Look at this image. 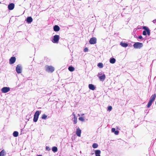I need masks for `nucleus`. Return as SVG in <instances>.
I'll return each mask as SVG.
<instances>
[{
    "mask_svg": "<svg viewBox=\"0 0 156 156\" xmlns=\"http://www.w3.org/2000/svg\"><path fill=\"white\" fill-rule=\"evenodd\" d=\"M79 120L82 122H83L84 120V118L82 117H79Z\"/></svg>",
    "mask_w": 156,
    "mask_h": 156,
    "instance_id": "nucleus-29",
    "label": "nucleus"
},
{
    "mask_svg": "<svg viewBox=\"0 0 156 156\" xmlns=\"http://www.w3.org/2000/svg\"><path fill=\"white\" fill-rule=\"evenodd\" d=\"M78 116H80V115H79V114H78Z\"/></svg>",
    "mask_w": 156,
    "mask_h": 156,
    "instance_id": "nucleus-42",
    "label": "nucleus"
},
{
    "mask_svg": "<svg viewBox=\"0 0 156 156\" xmlns=\"http://www.w3.org/2000/svg\"><path fill=\"white\" fill-rule=\"evenodd\" d=\"M53 30L54 31L57 32L60 30V27L58 26L55 25L53 27Z\"/></svg>",
    "mask_w": 156,
    "mask_h": 156,
    "instance_id": "nucleus-13",
    "label": "nucleus"
},
{
    "mask_svg": "<svg viewBox=\"0 0 156 156\" xmlns=\"http://www.w3.org/2000/svg\"><path fill=\"white\" fill-rule=\"evenodd\" d=\"M153 22L154 23H156V20L155 19L153 21Z\"/></svg>",
    "mask_w": 156,
    "mask_h": 156,
    "instance_id": "nucleus-37",
    "label": "nucleus"
},
{
    "mask_svg": "<svg viewBox=\"0 0 156 156\" xmlns=\"http://www.w3.org/2000/svg\"><path fill=\"white\" fill-rule=\"evenodd\" d=\"M22 67L20 64H19L17 65L16 68V72L20 74L22 73Z\"/></svg>",
    "mask_w": 156,
    "mask_h": 156,
    "instance_id": "nucleus-6",
    "label": "nucleus"
},
{
    "mask_svg": "<svg viewBox=\"0 0 156 156\" xmlns=\"http://www.w3.org/2000/svg\"><path fill=\"white\" fill-rule=\"evenodd\" d=\"M94 154V153H92V154H92V155H93V154Z\"/></svg>",
    "mask_w": 156,
    "mask_h": 156,
    "instance_id": "nucleus-41",
    "label": "nucleus"
},
{
    "mask_svg": "<svg viewBox=\"0 0 156 156\" xmlns=\"http://www.w3.org/2000/svg\"><path fill=\"white\" fill-rule=\"evenodd\" d=\"M115 59L114 58H111L110 59V62L112 64L114 63L115 62Z\"/></svg>",
    "mask_w": 156,
    "mask_h": 156,
    "instance_id": "nucleus-20",
    "label": "nucleus"
},
{
    "mask_svg": "<svg viewBox=\"0 0 156 156\" xmlns=\"http://www.w3.org/2000/svg\"><path fill=\"white\" fill-rule=\"evenodd\" d=\"M10 90V88L9 87H4L2 88L1 90L2 93H6L9 92Z\"/></svg>",
    "mask_w": 156,
    "mask_h": 156,
    "instance_id": "nucleus-8",
    "label": "nucleus"
},
{
    "mask_svg": "<svg viewBox=\"0 0 156 156\" xmlns=\"http://www.w3.org/2000/svg\"><path fill=\"white\" fill-rule=\"evenodd\" d=\"M112 132L114 133L115 131V128H112L111 130Z\"/></svg>",
    "mask_w": 156,
    "mask_h": 156,
    "instance_id": "nucleus-34",
    "label": "nucleus"
},
{
    "mask_svg": "<svg viewBox=\"0 0 156 156\" xmlns=\"http://www.w3.org/2000/svg\"><path fill=\"white\" fill-rule=\"evenodd\" d=\"M102 75V73L101 72L99 73H98V74L97 75L98 76H98H101Z\"/></svg>",
    "mask_w": 156,
    "mask_h": 156,
    "instance_id": "nucleus-36",
    "label": "nucleus"
},
{
    "mask_svg": "<svg viewBox=\"0 0 156 156\" xmlns=\"http://www.w3.org/2000/svg\"><path fill=\"white\" fill-rule=\"evenodd\" d=\"M46 149L48 151H49L51 150V149L48 147V146H46Z\"/></svg>",
    "mask_w": 156,
    "mask_h": 156,
    "instance_id": "nucleus-33",
    "label": "nucleus"
},
{
    "mask_svg": "<svg viewBox=\"0 0 156 156\" xmlns=\"http://www.w3.org/2000/svg\"><path fill=\"white\" fill-rule=\"evenodd\" d=\"M6 155V152L4 150H3L1 151V156H5Z\"/></svg>",
    "mask_w": 156,
    "mask_h": 156,
    "instance_id": "nucleus-19",
    "label": "nucleus"
},
{
    "mask_svg": "<svg viewBox=\"0 0 156 156\" xmlns=\"http://www.w3.org/2000/svg\"><path fill=\"white\" fill-rule=\"evenodd\" d=\"M37 156H42V155H37Z\"/></svg>",
    "mask_w": 156,
    "mask_h": 156,
    "instance_id": "nucleus-40",
    "label": "nucleus"
},
{
    "mask_svg": "<svg viewBox=\"0 0 156 156\" xmlns=\"http://www.w3.org/2000/svg\"><path fill=\"white\" fill-rule=\"evenodd\" d=\"M72 115L74 117H76V115L74 114V112H73V113Z\"/></svg>",
    "mask_w": 156,
    "mask_h": 156,
    "instance_id": "nucleus-38",
    "label": "nucleus"
},
{
    "mask_svg": "<svg viewBox=\"0 0 156 156\" xmlns=\"http://www.w3.org/2000/svg\"><path fill=\"white\" fill-rule=\"evenodd\" d=\"M16 58L15 57L12 56L11 57L9 60V63L10 64H13L16 61Z\"/></svg>",
    "mask_w": 156,
    "mask_h": 156,
    "instance_id": "nucleus-9",
    "label": "nucleus"
},
{
    "mask_svg": "<svg viewBox=\"0 0 156 156\" xmlns=\"http://www.w3.org/2000/svg\"><path fill=\"white\" fill-rule=\"evenodd\" d=\"M98 66L100 68H103V64L102 63H99L98 64Z\"/></svg>",
    "mask_w": 156,
    "mask_h": 156,
    "instance_id": "nucleus-27",
    "label": "nucleus"
},
{
    "mask_svg": "<svg viewBox=\"0 0 156 156\" xmlns=\"http://www.w3.org/2000/svg\"><path fill=\"white\" fill-rule=\"evenodd\" d=\"M45 70L49 73H52L54 71V68L51 66L46 65L45 67Z\"/></svg>",
    "mask_w": 156,
    "mask_h": 156,
    "instance_id": "nucleus-2",
    "label": "nucleus"
},
{
    "mask_svg": "<svg viewBox=\"0 0 156 156\" xmlns=\"http://www.w3.org/2000/svg\"><path fill=\"white\" fill-rule=\"evenodd\" d=\"M120 45L122 47L126 48L128 46V44L127 43L122 42L120 43Z\"/></svg>",
    "mask_w": 156,
    "mask_h": 156,
    "instance_id": "nucleus-17",
    "label": "nucleus"
},
{
    "mask_svg": "<svg viewBox=\"0 0 156 156\" xmlns=\"http://www.w3.org/2000/svg\"><path fill=\"white\" fill-rule=\"evenodd\" d=\"M47 116L45 115V114H44L42 115L41 118L42 119H46L47 118Z\"/></svg>",
    "mask_w": 156,
    "mask_h": 156,
    "instance_id": "nucleus-28",
    "label": "nucleus"
},
{
    "mask_svg": "<svg viewBox=\"0 0 156 156\" xmlns=\"http://www.w3.org/2000/svg\"><path fill=\"white\" fill-rule=\"evenodd\" d=\"M143 29L144 30L142 34L144 35H147V34L148 35H150V30L149 29V28L146 26H143Z\"/></svg>",
    "mask_w": 156,
    "mask_h": 156,
    "instance_id": "nucleus-1",
    "label": "nucleus"
},
{
    "mask_svg": "<svg viewBox=\"0 0 156 156\" xmlns=\"http://www.w3.org/2000/svg\"><path fill=\"white\" fill-rule=\"evenodd\" d=\"M59 36L58 35H55L53 37V38L52 41V42L54 43H58L59 39Z\"/></svg>",
    "mask_w": 156,
    "mask_h": 156,
    "instance_id": "nucleus-5",
    "label": "nucleus"
},
{
    "mask_svg": "<svg viewBox=\"0 0 156 156\" xmlns=\"http://www.w3.org/2000/svg\"><path fill=\"white\" fill-rule=\"evenodd\" d=\"M101 151L99 150H97L95 151V154L96 156H101Z\"/></svg>",
    "mask_w": 156,
    "mask_h": 156,
    "instance_id": "nucleus-15",
    "label": "nucleus"
},
{
    "mask_svg": "<svg viewBox=\"0 0 156 156\" xmlns=\"http://www.w3.org/2000/svg\"><path fill=\"white\" fill-rule=\"evenodd\" d=\"M52 150L54 152H56L58 151L57 147L55 146L53 147L52 148Z\"/></svg>",
    "mask_w": 156,
    "mask_h": 156,
    "instance_id": "nucleus-21",
    "label": "nucleus"
},
{
    "mask_svg": "<svg viewBox=\"0 0 156 156\" xmlns=\"http://www.w3.org/2000/svg\"><path fill=\"white\" fill-rule=\"evenodd\" d=\"M156 97V94H155L152 95L150 98V101L153 102L155 100Z\"/></svg>",
    "mask_w": 156,
    "mask_h": 156,
    "instance_id": "nucleus-14",
    "label": "nucleus"
},
{
    "mask_svg": "<svg viewBox=\"0 0 156 156\" xmlns=\"http://www.w3.org/2000/svg\"><path fill=\"white\" fill-rule=\"evenodd\" d=\"M15 7L14 4L13 3H10L8 5V9L11 10L14 9Z\"/></svg>",
    "mask_w": 156,
    "mask_h": 156,
    "instance_id": "nucleus-10",
    "label": "nucleus"
},
{
    "mask_svg": "<svg viewBox=\"0 0 156 156\" xmlns=\"http://www.w3.org/2000/svg\"><path fill=\"white\" fill-rule=\"evenodd\" d=\"M33 21L32 18L31 16H28L26 19V21L28 23H31Z\"/></svg>",
    "mask_w": 156,
    "mask_h": 156,
    "instance_id": "nucleus-12",
    "label": "nucleus"
},
{
    "mask_svg": "<svg viewBox=\"0 0 156 156\" xmlns=\"http://www.w3.org/2000/svg\"><path fill=\"white\" fill-rule=\"evenodd\" d=\"M88 87L89 88L92 90H94L95 89V87L92 84H89Z\"/></svg>",
    "mask_w": 156,
    "mask_h": 156,
    "instance_id": "nucleus-18",
    "label": "nucleus"
},
{
    "mask_svg": "<svg viewBox=\"0 0 156 156\" xmlns=\"http://www.w3.org/2000/svg\"><path fill=\"white\" fill-rule=\"evenodd\" d=\"M114 133L116 135H117L119 134V131L118 130H116Z\"/></svg>",
    "mask_w": 156,
    "mask_h": 156,
    "instance_id": "nucleus-32",
    "label": "nucleus"
},
{
    "mask_svg": "<svg viewBox=\"0 0 156 156\" xmlns=\"http://www.w3.org/2000/svg\"><path fill=\"white\" fill-rule=\"evenodd\" d=\"M155 104L156 105V102H155Z\"/></svg>",
    "mask_w": 156,
    "mask_h": 156,
    "instance_id": "nucleus-43",
    "label": "nucleus"
},
{
    "mask_svg": "<svg viewBox=\"0 0 156 156\" xmlns=\"http://www.w3.org/2000/svg\"><path fill=\"white\" fill-rule=\"evenodd\" d=\"M153 102L149 100L147 105V107L149 108Z\"/></svg>",
    "mask_w": 156,
    "mask_h": 156,
    "instance_id": "nucleus-25",
    "label": "nucleus"
},
{
    "mask_svg": "<svg viewBox=\"0 0 156 156\" xmlns=\"http://www.w3.org/2000/svg\"><path fill=\"white\" fill-rule=\"evenodd\" d=\"M138 38L140 39H143V37L141 35H140L139 36Z\"/></svg>",
    "mask_w": 156,
    "mask_h": 156,
    "instance_id": "nucleus-35",
    "label": "nucleus"
},
{
    "mask_svg": "<svg viewBox=\"0 0 156 156\" xmlns=\"http://www.w3.org/2000/svg\"><path fill=\"white\" fill-rule=\"evenodd\" d=\"M81 133V129H80L79 128H77L76 131V134L77 135V136H80Z\"/></svg>",
    "mask_w": 156,
    "mask_h": 156,
    "instance_id": "nucleus-11",
    "label": "nucleus"
},
{
    "mask_svg": "<svg viewBox=\"0 0 156 156\" xmlns=\"http://www.w3.org/2000/svg\"><path fill=\"white\" fill-rule=\"evenodd\" d=\"M88 48H86L84 49L83 50V51L84 52H87L88 51Z\"/></svg>",
    "mask_w": 156,
    "mask_h": 156,
    "instance_id": "nucleus-31",
    "label": "nucleus"
},
{
    "mask_svg": "<svg viewBox=\"0 0 156 156\" xmlns=\"http://www.w3.org/2000/svg\"><path fill=\"white\" fill-rule=\"evenodd\" d=\"M112 109V107L111 106H109L108 108V111H110Z\"/></svg>",
    "mask_w": 156,
    "mask_h": 156,
    "instance_id": "nucleus-30",
    "label": "nucleus"
},
{
    "mask_svg": "<svg viewBox=\"0 0 156 156\" xmlns=\"http://www.w3.org/2000/svg\"><path fill=\"white\" fill-rule=\"evenodd\" d=\"M18 132L16 131H14L13 133V136L15 137H17L18 135Z\"/></svg>",
    "mask_w": 156,
    "mask_h": 156,
    "instance_id": "nucleus-23",
    "label": "nucleus"
},
{
    "mask_svg": "<svg viewBox=\"0 0 156 156\" xmlns=\"http://www.w3.org/2000/svg\"><path fill=\"white\" fill-rule=\"evenodd\" d=\"M143 44L140 42H136L133 45V46L135 48L140 49L143 47Z\"/></svg>",
    "mask_w": 156,
    "mask_h": 156,
    "instance_id": "nucleus-3",
    "label": "nucleus"
},
{
    "mask_svg": "<svg viewBox=\"0 0 156 156\" xmlns=\"http://www.w3.org/2000/svg\"><path fill=\"white\" fill-rule=\"evenodd\" d=\"M84 115V114H82L81 115V116H83Z\"/></svg>",
    "mask_w": 156,
    "mask_h": 156,
    "instance_id": "nucleus-39",
    "label": "nucleus"
},
{
    "mask_svg": "<svg viewBox=\"0 0 156 156\" xmlns=\"http://www.w3.org/2000/svg\"><path fill=\"white\" fill-rule=\"evenodd\" d=\"M40 113V112L39 111H37L34 113L33 118V121L34 122H37L38 120L39 116Z\"/></svg>",
    "mask_w": 156,
    "mask_h": 156,
    "instance_id": "nucleus-4",
    "label": "nucleus"
},
{
    "mask_svg": "<svg viewBox=\"0 0 156 156\" xmlns=\"http://www.w3.org/2000/svg\"><path fill=\"white\" fill-rule=\"evenodd\" d=\"M92 147L94 148H96L98 147V145L96 143H94L92 145Z\"/></svg>",
    "mask_w": 156,
    "mask_h": 156,
    "instance_id": "nucleus-26",
    "label": "nucleus"
},
{
    "mask_svg": "<svg viewBox=\"0 0 156 156\" xmlns=\"http://www.w3.org/2000/svg\"><path fill=\"white\" fill-rule=\"evenodd\" d=\"M68 69L70 72H73L74 71L75 69L73 67L71 66L69 67Z\"/></svg>",
    "mask_w": 156,
    "mask_h": 156,
    "instance_id": "nucleus-22",
    "label": "nucleus"
},
{
    "mask_svg": "<svg viewBox=\"0 0 156 156\" xmlns=\"http://www.w3.org/2000/svg\"><path fill=\"white\" fill-rule=\"evenodd\" d=\"M98 77L99 78V79L102 81H103L105 78V74H103L101 76H98Z\"/></svg>",
    "mask_w": 156,
    "mask_h": 156,
    "instance_id": "nucleus-16",
    "label": "nucleus"
},
{
    "mask_svg": "<svg viewBox=\"0 0 156 156\" xmlns=\"http://www.w3.org/2000/svg\"><path fill=\"white\" fill-rule=\"evenodd\" d=\"M72 120L74 124H76V123L77 122V118L76 117H73Z\"/></svg>",
    "mask_w": 156,
    "mask_h": 156,
    "instance_id": "nucleus-24",
    "label": "nucleus"
},
{
    "mask_svg": "<svg viewBox=\"0 0 156 156\" xmlns=\"http://www.w3.org/2000/svg\"><path fill=\"white\" fill-rule=\"evenodd\" d=\"M89 42L90 44H94L96 43L97 39L95 37H92L90 39Z\"/></svg>",
    "mask_w": 156,
    "mask_h": 156,
    "instance_id": "nucleus-7",
    "label": "nucleus"
}]
</instances>
